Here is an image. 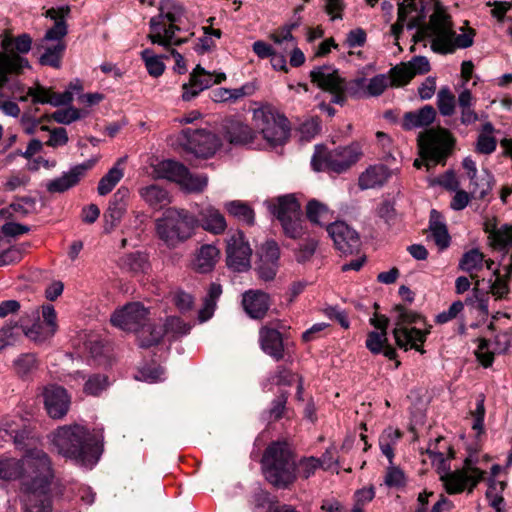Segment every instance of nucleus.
I'll list each match as a JSON object with an SVG mask.
<instances>
[{
	"label": "nucleus",
	"instance_id": "a878e982",
	"mask_svg": "<svg viewBox=\"0 0 512 512\" xmlns=\"http://www.w3.org/2000/svg\"><path fill=\"white\" fill-rule=\"evenodd\" d=\"M268 211L279 221H292L300 211V204L294 195H283L265 201Z\"/></svg>",
	"mask_w": 512,
	"mask_h": 512
},
{
	"label": "nucleus",
	"instance_id": "37998d69",
	"mask_svg": "<svg viewBox=\"0 0 512 512\" xmlns=\"http://www.w3.org/2000/svg\"><path fill=\"white\" fill-rule=\"evenodd\" d=\"M141 198L151 207H162L170 202L166 190L158 185H149L139 191Z\"/></svg>",
	"mask_w": 512,
	"mask_h": 512
},
{
	"label": "nucleus",
	"instance_id": "bb28decb",
	"mask_svg": "<svg viewBox=\"0 0 512 512\" xmlns=\"http://www.w3.org/2000/svg\"><path fill=\"white\" fill-rule=\"evenodd\" d=\"M224 138L233 145H248L255 138V132L240 119L229 118L222 124Z\"/></svg>",
	"mask_w": 512,
	"mask_h": 512
},
{
	"label": "nucleus",
	"instance_id": "473e14b6",
	"mask_svg": "<svg viewBox=\"0 0 512 512\" xmlns=\"http://www.w3.org/2000/svg\"><path fill=\"white\" fill-rule=\"evenodd\" d=\"M391 177V171L383 165L367 168L360 176L358 185L362 190L382 186Z\"/></svg>",
	"mask_w": 512,
	"mask_h": 512
},
{
	"label": "nucleus",
	"instance_id": "1a4fd4ad",
	"mask_svg": "<svg viewBox=\"0 0 512 512\" xmlns=\"http://www.w3.org/2000/svg\"><path fill=\"white\" fill-rule=\"evenodd\" d=\"M454 144L450 132L443 128L429 129L418 136L420 154L427 169L441 163Z\"/></svg>",
	"mask_w": 512,
	"mask_h": 512
},
{
	"label": "nucleus",
	"instance_id": "13d9d810",
	"mask_svg": "<svg viewBox=\"0 0 512 512\" xmlns=\"http://www.w3.org/2000/svg\"><path fill=\"white\" fill-rule=\"evenodd\" d=\"M204 35L199 38L198 43L195 46V50L198 53H205L215 47V41L221 37V31L219 29H213L209 27L202 28Z\"/></svg>",
	"mask_w": 512,
	"mask_h": 512
},
{
	"label": "nucleus",
	"instance_id": "6e6552de",
	"mask_svg": "<svg viewBox=\"0 0 512 512\" xmlns=\"http://www.w3.org/2000/svg\"><path fill=\"white\" fill-rule=\"evenodd\" d=\"M395 310L398 313L395 328L393 329L396 344L404 350L415 349L423 354L425 351L422 345L430 331L428 329L422 330L416 327H409L410 324L421 320V317L416 313L407 310L403 306H397Z\"/></svg>",
	"mask_w": 512,
	"mask_h": 512
},
{
	"label": "nucleus",
	"instance_id": "79ce46f5",
	"mask_svg": "<svg viewBox=\"0 0 512 512\" xmlns=\"http://www.w3.org/2000/svg\"><path fill=\"white\" fill-rule=\"evenodd\" d=\"M402 437V432L393 427H387L379 436V447L381 452L387 457L389 463L392 464L394 458V446Z\"/></svg>",
	"mask_w": 512,
	"mask_h": 512
},
{
	"label": "nucleus",
	"instance_id": "c03bdc74",
	"mask_svg": "<svg viewBox=\"0 0 512 512\" xmlns=\"http://www.w3.org/2000/svg\"><path fill=\"white\" fill-rule=\"evenodd\" d=\"M124 176V171L120 167V161L115 164L99 181L97 192L100 196L109 194Z\"/></svg>",
	"mask_w": 512,
	"mask_h": 512
},
{
	"label": "nucleus",
	"instance_id": "0eeeda50",
	"mask_svg": "<svg viewBox=\"0 0 512 512\" xmlns=\"http://www.w3.org/2000/svg\"><path fill=\"white\" fill-rule=\"evenodd\" d=\"M254 128L273 146L283 144L289 136L288 120L271 106L253 110Z\"/></svg>",
	"mask_w": 512,
	"mask_h": 512
},
{
	"label": "nucleus",
	"instance_id": "864d4df0",
	"mask_svg": "<svg viewBox=\"0 0 512 512\" xmlns=\"http://www.w3.org/2000/svg\"><path fill=\"white\" fill-rule=\"evenodd\" d=\"M306 215L312 224H320L321 221L330 220L333 213L327 205L313 199L307 203Z\"/></svg>",
	"mask_w": 512,
	"mask_h": 512
},
{
	"label": "nucleus",
	"instance_id": "a19ab883",
	"mask_svg": "<svg viewBox=\"0 0 512 512\" xmlns=\"http://www.w3.org/2000/svg\"><path fill=\"white\" fill-rule=\"evenodd\" d=\"M166 335L165 327L162 322L147 323L140 329L138 338L141 347H150L156 345Z\"/></svg>",
	"mask_w": 512,
	"mask_h": 512
},
{
	"label": "nucleus",
	"instance_id": "0e129e2a",
	"mask_svg": "<svg viewBox=\"0 0 512 512\" xmlns=\"http://www.w3.org/2000/svg\"><path fill=\"white\" fill-rule=\"evenodd\" d=\"M24 437V431H21L20 428L18 429V427L12 422L10 423L9 421H5L0 426V446L2 445V442H7L9 440H13L15 443H21Z\"/></svg>",
	"mask_w": 512,
	"mask_h": 512
},
{
	"label": "nucleus",
	"instance_id": "603ef678",
	"mask_svg": "<svg viewBox=\"0 0 512 512\" xmlns=\"http://www.w3.org/2000/svg\"><path fill=\"white\" fill-rule=\"evenodd\" d=\"M141 59L143 60L149 75L159 77L164 73L165 64L163 62V56L155 54L152 49H144L141 52Z\"/></svg>",
	"mask_w": 512,
	"mask_h": 512
},
{
	"label": "nucleus",
	"instance_id": "7ed1b4c3",
	"mask_svg": "<svg viewBox=\"0 0 512 512\" xmlns=\"http://www.w3.org/2000/svg\"><path fill=\"white\" fill-rule=\"evenodd\" d=\"M57 453L82 466L93 465L97 461L96 448L89 431L78 424L63 425L48 436Z\"/></svg>",
	"mask_w": 512,
	"mask_h": 512
},
{
	"label": "nucleus",
	"instance_id": "ddd939ff",
	"mask_svg": "<svg viewBox=\"0 0 512 512\" xmlns=\"http://www.w3.org/2000/svg\"><path fill=\"white\" fill-rule=\"evenodd\" d=\"M179 143L197 157H210L220 148L217 135L205 129H184L179 135Z\"/></svg>",
	"mask_w": 512,
	"mask_h": 512
},
{
	"label": "nucleus",
	"instance_id": "6e6d98bb",
	"mask_svg": "<svg viewBox=\"0 0 512 512\" xmlns=\"http://www.w3.org/2000/svg\"><path fill=\"white\" fill-rule=\"evenodd\" d=\"M437 106L443 116H451L455 112V96L450 88L442 87L437 94Z\"/></svg>",
	"mask_w": 512,
	"mask_h": 512
},
{
	"label": "nucleus",
	"instance_id": "412c9836",
	"mask_svg": "<svg viewBox=\"0 0 512 512\" xmlns=\"http://www.w3.org/2000/svg\"><path fill=\"white\" fill-rule=\"evenodd\" d=\"M19 93L18 99L21 102H25L28 98H31L34 104H50L55 107L67 105L73 100V94L69 90L57 94L40 84H36L25 90L24 85L19 82Z\"/></svg>",
	"mask_w": 512,
	"mask_h": 512
},
{
	"label": "nucleus",
	"instance_id": "e2e57ef3",
	"mask_svg": "<svg viewBox=\"0 0 512 512\" xmlns=\"http://www.w3.org/2000/svg\"><path fill=\"white\" fill-rule=\"evenodd\" d=\"M108 387V378L102 374L90 376L84 384V392L88 395L97 396Z\"/></svg>",
	"mask_w": 512,
	"mask_h": 512
},
{
	"label": "nucleus",
	"instance_id": "3c124183",
	"mask_svg": "<svg viewBox=\"0 0 512 512\" xmlns=\"http://www.w3.org/2000/svg\"><path fill=\"white\" fill-rule=\"evenodd\" d=\"M494 127L490 122L483 124L481 132L477 139L476 149L482 154H491L495 151L497 141L493 136Z\"/></svg>",
	"mask_w": 512,
	"mask_h": 512
},
{
	"label": "nucleus",
	"instance_id": "e433bc0d",
	"mask_svg": "<svg viewBox=\"0 0 512 512\" xmlns=\"http://www.w3.org/2000/svg\"><path fill=\"white\" fill-rule=\"evenodd\" d=\"M192 228L193 226H157V234L168 246L174 247L192 235Z\"/></svg>",
	"mask_w": 512,
	"mask_h": 512
},
{
	"label": "nucleus",
	"instance_id": "cd10ccee",
	"mask_svg": "<svg viewBox=\"0 0 512 512\" xmlns=\"http://www.w3.org/2000/svg\"><path fill=\"white\" fill-rule=\"evenodd\" d=\"M259 344L262 351L276 361L284 358V340L282 334L271 327L264 326L259 330Z\"/></svg>",
	"mask_w": 512,
	"mask_h": 512
},
{
	"label": "nucleus",
	"instance_id": "2eb2a0df",
	"mask_svg": "<svg viewBox=\"0 0 512 512\" xmlns=\"http://www.w3.org/2000/svg\"><path fill=\"white\" fill-rule=\"evenodd\" d=\"M163 177L176 182L182 189L188 192H201L207 184L208 178L204 174H192L181 163L167 160L161 163Z\"/></svg>",
	"mask_w": 512,
	"mask_h": 512
},
{
	"label": "nucleus",
	"instance_id": "774afa93",
	"mask_svg": "<svg viewBox=\"0 0 512 512\" xmlns=\"http://www.w3.org/2000/svg\"><path fill=\"white\" fill-rule=\"evenodd\" d=\"M384 483L388 487H402L405 485V475L404 472L393 463L388 466Z\"/></svg>",
	"mask_w": 512,
	"mask_h": 512
},
{
	"label": "nucleus",
	"instance_id": "ea45409f",
	"mask_svg": "<svg viewBox=\"0 0 512 512\" xmlns=\"http://www.w3.org/2000/svg\"><path fill=\"white\" fill-rule=\"evenodd\" d=\"M469 180L472 198L484 199L492 190L493 175L486 169H482L474 179L470 178Z\"/></svg>",
	"mask_w": 512,
	"mask_h": 512
},
{
	"label": "nucleus",
	"instance_id": "393cba45",
	"mask_svg": "<svg viewBox=\"0 0 512 512\" xmlns=\"http://www.w3.org/2000/svg\"><path fill=\"white\" fill-rule=\"evenodd\" d=\"M42 395L45 409L51 418L61 419L67 414L71 400L66 389L51 384L44 387Z\"/></svg>",
	"mask_w": 512,
	"mask_h": 512
},
{
	"label": "nucleus",
	"instance_id": "5701e85b",
	"mask_svg": "<svg viewBox=\"0 0 512 512\" xmlns=\"http://www.w3.org/2000/svg\"><path fill=\"white\" fill-rule=\"evenodd\" d=\"M334 248L344 256L358 253L361 247L359 233L352 226H326Z\"/></svg>",
	"mask_w": 512,
	"mask_h": 512
},
{
	"label": "nucleus",
	"instance_id": "c85d7f7f",
	"mask_svg": "<svg viewBox=\"0 0 512 512\" xmlns=\"http://www.w3.org/2000/svg\"><path fill=\"white\" fill-rule=\"evenodd\" d=\"M457 104L460 108L461 123L471 125L479 120L478 114L474 110L476 97L472 94L471 89L466 85H458L456 87Z\"/></svg>",
	"mask_w": 512,
	"mask_h": 512
},
{
	"label": "nucleus",
	"instance_id": "4be33fe9",
	"mask_svg": "<svg viewBox=\"0 0 512 512\" xmlns=\"http://www.w3.org/2000/svg\"><path fill=\"white\" fill-rule=\"evenodd\" d=\"M512 343V331L505 330L498 333L492 342L485 339H479L478 347L475 351L477 360L484 366L489 367L494 361L495 354H503L508 351Z\"/></svg>",
	"mask_w": 512,
	"mask_h": 512
},
{
	"label": "nucleus",
	"instance_id": "f257e3e1",
	"mask_svg": "<svg viewBox=\"0 0 512 512\" xmlns=\"http://www.w3.org/2000/svg\"><path fill=\"white\" fill-rule=\"evenodd\" d=\"M420 25L415 0L399 1L398 19L391 26V34L396 41H398L403 28L406 27L408 30L417 29L416 34L413 35L415 41L428 38L432 49L438 53H452L456 49L468 48L473 44L474 30L471 28L461 29V33L456 34L450 16L445 8L440 5L435 7L428 26L420 28Z\"/></svg>",
	"mask_w": 512,
	"mask_h": 512
},
{
	"label": "nucleus",
	"instance_id": "72a5a7b5",
	"mask_svg": "<svg viewBox=\"0 0 512 512\" xmlns=\"http://www.w3.org/2000/svg\"><path fill=\"white\" fill-rule=\"evenodd\" d=\"M436 117V111L431 105H426L413 112H407L403 116L402 126L406 130L429 126Z\"/></svg>",
	"mask_w": 512,
	"mask_h": 512
},
{
	"label": "nucleus",
	"instance_id": "423d86ee",
	"mask_svg": "<svg viewBox=\"0 0 512 512\" xmlns=\"http://www.w3.org/2000/svg\"><path fill=\"white\" fill-rule=\"evenodd\" d=\"M70 12L71 8L67 4L46 10L45 16L53 20L55 24L46 31L38 45V48L43 51L39 58L41 65L56 69L61 67V60L66 49L63 39L68 33L66 19Z\"/></svg>",
	"mask_w": 512,
	"mask_h": 512
},
{
	"label": "nucleus",
	"instance_id": "052dcab7",
	"mask_svg": "<svg viewBox=\"0 0 512 512\" xmlns=\"http://www.w3.org/2000/svg\"><path fill=\"white\" fill-rule=\"evenodd\" d=\"M425 232L427 233V239L432 240L440 250L449 247L451 238L446 226H429V229Z\"/></svg>",
	"mask_w": 512,
	"mask_h": 512
},
{
	"label": "nucleus",
	"instance_id": "c756f323",
	"mask_svg": "<svg viewBox=\"0 0 512 512\" xmlns=\"http://www.w3.org/2000/svg\"><path fill=\"white\" fill-rule=\"evenodd\" d=\"M484 265L491 270L494 261L485 259L484 254L477 248L465 252L459 261V269L468 273L472 279L478 276V272L482 270Z\"/></svg>",
	"mask_w": 512,
	"mask_h": 512
},
{
	"label": "nucleus",
	"instance_id": "f8f14e48",
	"mask_svg": "<svg viewBox=\"0 0 512 512\" xmlns=\"http://www.w3.org/2000/svg\"><path fill=\"white\" fill-rule=\"evenodd\" d=\"M43 454L45 457H49L46 452L40 449L29 450L25 456L18 460L15 458H5L0 460V481H12L20 479V483L23 479L30 474H39V463L40 460L32 459L36 458V455L40 457Z\"/></svg>",
	"mask_w": 512,
	"mask_h": 512
},
{
	"label": "nucleus",
	"instance_id": "f3484780",
	"mask_svg": "<svg viewBox=\"0 0 512 512\" xmlns=\"http://www.w3.org/2000/svg\"><path fill=\"white\" fill-rule=\"evenodd\" d=\"M43 321H40L38 311L33 312L36 320L31 326H22L25 336L36 344H43L53 338L58 325L56 311L52 305L42 307Z\"/></svg>",
	"mask_w": 512,
	"mask_h": 512
},
{
	"label": "nucleus",
	"instance_id": "a211bd4d",
	"mask_svg": "<svg viewBox=\"0 0 512 512\" xmlns=\"http://www.w3.org/2000/svg\"><path fill=\"white\" fill-rule=\"evenodd\" d=\"M147 321H149V310L139 302L128 303L111 316V323L114 326L138 334Z\"/></svg>",
	"mask_w": 512,
	"mask_h": 512
},
{
	"label": "nucleus",
	"instance_id": "69168bd1",
	"mask_svg": "<svg viewBox=\"0 0 512 512\" xmlns=\"http://www.w3.org/2000/svg\"><path fill=\"white\" fill-rule=\"evenodd\" d=\"M387 344V332L371 331L366 339V347L373 354H379Z\"/></svg>",
	"mask_w": 512,
	"mask_h": 512
},
{
	"label": "nucleus",
	"instance_id": "4c0bfd02",
	"mask_svg": "<svg viewBox=\"0 0 512 512\" xmlns=\"http://www.w3.org/2000/svg\"><path fill=\"white\" fill-rule=\"evenodd\" d=\"M30 68L29 61L15 55L0 53V87L7 81L9 73H22L24 69Z\"/></svg>",
	"mask_w": 512,
	"mask_h": 512
},
{
	"label": "nucleus",
	"instance_id": "4468645a",
	"mask_svg": "<svg viewBox=\"0 0 512 512\" xmlns=\"http://www.w3.org/2000/svg\"><path fill=\"white\" fill-rule=\"evenodd\" d=\"M226 264L234 272H246L251 268L252 249L244 233L238 229L226 240Z\"/></svg>",
	"mask_w": 512,
	"mask_h": 512
},
{
	"label": "nucleus",
	"instance_id": "7c9ffc66",
	"mask_svg": "<svg viewBox=\"0 0 512 512\" xmlns=\"http://www.w3.org/2000/svg\"><path fill=\"white\" fill-rule=\"evenodd\" d=\"M242 303L251 318L260 319L269 308V296L262 291L250 290L244 293Z\"/></svg>",
	"mask_w": 512,
	"mask_h": 512
},
{
	"label": "nucleus",
	"instance_id": "8fccbe9b",
	"mask_svg": "<svg viewBox=\"0 0 512 512\" xmlns=\"http://www.w3.org/2000/svg\"><path fill=\"white\" fill-rule=\"evenodd\" d=\"M247 89L248 86L246 85L235 89L217 88L211 91L210 97L216 103H235L237 100L249 94Z\"/></svg>",
	"mask_w": 512,
	"mask_h": 512
},
{
	"label": "nucleus",
	"instance_id": "9b49d317",
	"mask_svg": "<svg viewBox=\"0 0 512 512\" xmlns=\"http://www.w3.org/2000/svg\"><path fill=\"white\" fill-rule=\"evenodd\" d=\"M484 475L485 472L476 466V461L472 457H468L461 469L445 473L440 479L449 494H457L466 488L472 492Z\"/></svg>",
	"mask_w": 512,
	"mask_h": 512
},
{
	"label": "nucleus",
	"instance_id": "9d476101",
	"mask_svg": "<svg viewBox=\"0 0 512 512\" xmlns=\"http://www.w3.org/2000/svg\"><path fill=\"white\" fill-rule=\"evenodd\" d=\"M362 152L358 144L336 148L323 157L321 153L313 156L311 164L316 171L328 170L335 173H343L354 165L361 157Z\"/></svg>",
	"mask_w": 512,
	"mask_h": 512
},
{
	"label": "nucleus",
	"instance_id": "dca6fc26",
	"mask_svg": "<svg viewBox=\"0 0 512 512\" xmlns=\"http://www.w3.org/2000/svg\"><path fill=\"white\" fill-rule=\"evenodd\" d=\"M310 77L319 88L333 95L331 99L333 103H344L347 86L337 69L328 65L316 67L310 72Z\"/></svg>",
	"mask_w": 512,
	"mask_h": 512
},
{
	"label": "nucleus",
	"instance_id": "a18cd8bd",
	"mask_svg": "<svg viewBox=\"0 0 512 512\" xmlns=\"http://www.w3.org/2000/svg\"><path fill=\"white\" fill-rule=\"evenodd\" d=\"M34 203L32 200H25L23 203H14L7 207L0 208V221L4 224H17L18 216L28 213Z\"/></svg>",
	"mask_w": 512,
	"mask_h": 512
},
{
	"label": "nucleus",
	"instance_id": "6ab92c4d",
	"mask_svg": "<svg viewBox=\"0 0 512 512\" xmlns=\"http://www.w3.org/2000/svg\"><path fill=\"white\" fill-rule=\"evenodd\" d=\"M225 80V73L210 72L198 64L190 73L188 83H184L182 85V99L184 101H191L196 98L202 91L210 88L214 84H220Z\"/></svg>",
	"mask_w": 512,
	"mask_h": 512
},
{
	"label": "nucleus",
	"instance_id": "bf43d9fd",
	"mask_svg": "<svg viewBox=\"0 0 512 512\" xmlns=\"http://www.w3.org/2000/svg\"><path fill=\"white\" fill-rule=\"evenodd\" d=\"M166 331V335L172 338L182 337L187 335L191 329V326L185 323L178 317H169L163 323Z\"/></svg>",
	"mask_w": 512,
	"mask_h": 512
},
{
	"label": "nucleus",
	"instance_id": "680f3d73",
	"mask_svg": "<svg viewBox=\"0 0 512 512\" xmlns=\"http://www.w3.org/2000/svg\"><path fill=\"white\" fill-rule=\"evenodd\" d=\"M484 403L485 396L481 393L477 396L475 409L470 412L473 418L472 429L476 431L477 434H481L484 431V418L486 414Z\"/></svg>",
	"mask_w": 512,
	"mask_h": 512
},
{
	"label": "nucleus",
	"instance_id": "aec40b11",
	"mask_svg": "<svg viewBox=\"0 0 512 512\" xmlns=\"http://www.w3.org/2000/svg\"><path fill=\"white\" fill-rule=\"evenodd\" d=\"M489 246L503 252L502 265L506 276L512 274V226H485Z\"/></svg>",
	"mask_w": 512,
	"mask_h": 512
},
{
	"label": "nucleus",
	"instance_id": "c9c22d12",
	"mask_svg": "<svg viewBox=\"0 0 512 512\" xmlns=\"http://www.w3.org/2000/svg\"><path fill=\"white\" fill-rule=\"evenodd\" d=\"M354 83L358 88L355 93L361 96H379L390 85V78L385 74H378L371 78L367 84L363 78L356 79Z\"/></svg>",
	"mask_w": 512,
	"mask_h": 512
},
{
	"label": "nucleus",
	"instance_id": "49530a36",
	"mask_svg": "<svg viewBox=\"0 0 512 512\" xmlns=\"http://www.w3.org/2000/svg\"><path fill=\"white\" fill-rule=\"evenodd\" d=\"M222 293L221 285L212 283L209 287L208 294L204 299L203 307L198 313L199 321L205 322L209 320L215 311L216 301Z\"/></svg>",
	"mask_w": 512,
	"mask_h": 512
},
{
	"label": "nucleus",
	"instance_id": "5fc2aeb1",
	"mask_svg": "<svg viewBox=\"0 0 512 512\" xmlns=\"http://www.w3.org/2000/svg\"><path fill=\"white\" fill-rule=\"evenodd\" d=\"M318 243L319 241L315 237H305L295 251L296 261L301 264L309 262L317 250Z\"/></svg>",
	"mask_w": 512,
	"mask_h": 512
},
{
	"label": "nucleus",
	"instance_id": "2f4dec72",
	"mask_svg": "<svg viewBox=\"0 0 512 512\" xmlns=\"http://www.w3.org/2000/svg\"><path fill=\"white\" fill-rule=\"evenodd\" d=\"M219 258L220 251L215 245H202L193 261V269L199 273H209L214 269Z\"/></svg>",
	"mask_w": 512,
	"mask_h": 512
},
{
	"label": "nucleus",
	"instance_id": "de8ad7c7",
	"mask_svg": "<svg viewBox=\"0 0 512 512\" xmlns=\"http://www.w3.org/2000/svg\"><path fill=\"white\" fill-rule=\"evenodd\" d=\"M225 209L237 221L252 224L255 220L253 209L245 202L239 200L227 202Z\"/></svg>",
	"mask_w": 512,
	"mask_h": 512
},
{
	"label": "nucleus",
	"instance_id": "f03ea898",
	"mask_svg": "<svg viewBox=\"0 0 512 512\" xmlns=\"http://www.w3.org/2000/svg\"><path fill=\"white\" fill-rule=\"evenodd\" d=\"M158 10L159 14L149 20L147 39L169 50L175 59L174 71L184 74L187 71L185 60L173 47L186 43L194 35V24L175 0H161Z\"/></svg>",
	"mask_w": 512,
	"mask_h": 512
},
{
	"label": "nucleus",
	"instance_id": "338daca9",
	"mask_svg": "<svg viewBox=\"0 0 512 512\" xmlns=\"http://www.w3.org/2000/svg\"><path fill=\"white\" fill-rule=\"evenodd\" d=\"M414 77L406 64L397 66L391 70L390 85L403 86Z\"/></svg>",
	"mask_w": 512,
	"mask_h": 512
},
{
	"label": "nucleus",
	"instance_id": "4d7b16f0",
	"mask_svg": "<svg viewBox=\"0 0 512 512\" xmlns=\"http://www.w3.org/2000/svg\"><path fill=\"white\" fill-rule=\"evenodd\" d=\"M164 370L157 364H146L140 367L135 375V379L148 383H155L163 380Z\"/></svg>",
	"mask_w": 512,
	"mask_h": 512
},
{
	"label": "nucleus",
	"instance_id": "09e8293b",
	"mask_svg": "<svg viewBox=\"0 0 512 512\" xmlns=\"http://www.w3.org/2000/svg\"><path fill=\"white\" fill-rule=\"evenodd\" d=\"M13 368L20 378H27L38 369V360L33 353H24L13 362Z\"/></svg>",
	"mask_w": 512,
	"mask_h": 512
},
{
	"label": "nucleus",
	"instance_id": "39448f33",
	"mask_svg": "<svg viewBox=\"0 0 512 512\" xmlns=\"http://www.w3.org/2000/svg\"><path fill=\"white\" fill-rule=\"evenodd\" d=\"M261 465L265 479L277 488H287L296 480L297 465L293 452L285 441H275L268 445Z\"/></svg>",
	"mask_w": 512,
	"mask_h": 512
},
{
	"label": "nucleus",
	"instance_id": "f704fd0d",
	"mask_svg": "<svg viewBox=\"0 0 512 512\" xmlns=\"http://www.w3.org/2000/svg\"><path fill=\"white\" fill-rule=\"evenodd\" d=\"M129 194L130 192L127 188L121 187L113 195V198L110 201L108 209L105 213L107 222L113 224L114 222H119L122 220L127 210Z\"/></svg>",
	"mask_w": 512,
	"mask_h": 512
},
{
	"label": "nucleus",
	"instance_id": "20e7f679",
	"mask_svg": "<svg viewBox=\"0 0 512 512\" xmlns=\"http://www.w3.org/2000/svg\"><path fill=\"white\" fill-rule=\"evenodd\" d=\"M40 460L39 474L27 475L20 485V501L24 512H53L51 484L54 471L49 457L36 455Z\"/></svg>",
	"mask_w": 512,
	"mask_h": 512
},
{
	"label": "nucleus",
	"instance_id": "b1692460",
	"mask_svg": "<svg viewBox=\"0 0 512 512\" xmlns=\"http://www.w3.org/2000/svg\"><path fill=\"white\" fill-rule=\"evenodd\" d=\"M99 156L73 166L69 171L46 183V189L50 193H63L79 183L85 173L90 170L99 160Z\"/></svg>",
	"mask_w": 512,
	"mask_h": 512
},
{
	"label": "nucleus",
	"instance_id": "58836bf2",
	"mask_svg": "<svg viewBox=\"0 0 512 512\" xmlns=\"http://www.w3.org/2000/svg\"><path fill=\"white\" fill-rule=\"evenodd\" d=\"M32 38L24 33L16 38L5 35L1 40V47L5 52L3 54L15 55L21 57L19 54H26L31 50ZM23 59H26L23 57Z\"/></svg>",
	"mask_w": 512,
	"mask_h": 512
}]
</instances>
